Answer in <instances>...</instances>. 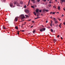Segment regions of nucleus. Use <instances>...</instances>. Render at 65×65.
I'll list each match as a JSON object with an SVG mask.
<instances>
[{
	"mask_svg": "<svg viewBox=\"0 0 65 65\" xmlns=\"http://www.w3.org/2000/svg\"><path fill=\"white\" fill-rule=\"evenodd\" d=\"M15 29H17V30H18L19 29L18 28V26H15Z\"/></svg>",
	"mask_w": 65,
	"mask_h": 65,
	"instance_id": "11",
	"label": "nucleus"
},
{
	"mask_svg": "<svg viewBox=\"0 0 65 65\" xmlns=\"http://www.w3.org/2000/svg\"><path fill=\"white\" fill-rule=\"evenodd\" d=\"M35 20H36V19H37V17L36 18H35Z\"/></svg>",
	"mask_w": 65,
	"mask_h": 65,
	"instance_id": "45",
	"label": "nucleus"
},
{
	"mask_svg": "<svg viewBox=\"0 0 65 65\" xmlns=\"http://www.w3.org/2000/svg\"><path fill=\"white\" fill-rule=\"evenodd\" d=\"M24 8H26V7H27V6H26V5H25L24 6Z\"/></svg>",
	"mask_w": 65,
	"mask_h": 65,
	"instance_id": "25",
	"label": "nucleus"
},
{
	"mask_svg": "<svg viewBox=\"0 0 65 65\" xmlns=\"http://www.w3.org/2000/svg\"><path fill=\"white\" fill-rule=\"evenodd\" d=\"M57 13H59V12H57Z\"/></svg>",
	"mask_w": 65,
	"mask_h": 65,
	"instance_id": "54",
	"label": "nucleus"
},
{
	"mask_svg": "<svg viewBox=\"0 0 65 65\" xmlns=\"http://www.w3.org/2000/svg\"><path fill=\"white\" fill-rule=\"evenodd\" d=\"M58 21H55V24H58Z\"/></svg>",
	"mask_w": 65,
	"mask_h": 65,
	"instance_id": "10",
	"label": "nucleus"
},
{
	"mask_svg": "<svg viewBox=\"0 0 65 65\" xmlns=\"http://www.w3.org/2000/svg\"><path fill=\"white\" fill-rule=\"evenodd\" d=\"M20 3H21V4H23V2L22 1H21L20 2Z\"/></svg>",
	"mask_w": 65,
	"mask_h": 65,
	"instance_id": "19",
	"label": "nucleus"
},
{
	"mask_svg": "<svg viewBox=\"0 0 65 65\" xmlns=\"http://www.w3.org/2000/svg\"><path fill=\"white\" fill-rule=\"evenodd\" d=\"M37 18V19H39V18H40V17H38Z\"/></svg>",
	"mask_w": 65,
	"mask_h": 65,
	"instance_id": "39",
	"label": "nucleus"
},
{
	"mask_svg": "<svg viewBox=\"0 0 65 65\" xmlns=\"http://www.w3.org/2000/svg\"><path fill=\"white\" fill-rule=\"evenodd\" d=\"M29 2H30V0H29Z\"/></svg>",
	"mask_w": 65,
	"mask_h": 65,
	"instance_id": "62",
	"label": "nucleus"
},
{
	"mask_svg": "<svg viewBox=\"0 0 65 65\" xmlns=\"http://www.w3.org/2000/svg\"><path fill=\"white\" fill-rule=\"evenodd\" d=\"M61 39H63V38L61 37Z\"/></svg>",
	"mask_w": 65,
	"mask_h": 65,
	"instance_id": "51",
	"label": "nucleus"
},
{
	"mask_svg": "<svg viewBox=\"0 0 65 65\" xmlns=\"http://www.w3.org/2000/svg\"><path fill=\"white\" fill-rule=\"evenodd\" d=\"M63 25H65V22H63Z\"/></svg>",
	"mask_w": 65,
	"mask_h": 65,
	"instance_id": "38",
	"label": "nucleus"
},
{
	"mask_svg": "<svg viewBox=\"0 0 65 65\" xmlns=\"http://www.w3.org/2000/svg\"><path fill=\"white\" fill-rule=\"evenodd\" d=\"M55 1H56V2H57V0H55Z\"/></svg>",
	"mask_w": 65,
	"mask_h": 65,
	"instance_id": "56",
	"label": "nucleus"
},
{
	"mask_svg": "<svg viewBox=\"0 0 65 65\" xmlns=\"http://www.w3.org/2000/svg\"><path fill=\"white\" fill-rule=\"evenodd\" d=\"M48 22V21H47V20L46 21V23H47V22Z\"/></svg>",
	"mask_w": 65,
	"mask_h": 65,
	"instance_id": "49",
	"label": "nucleus"
},
{
	"mask_svg": "<svg viewBox=\"0 0 65 65\" xmlns=\"http://www.w3.org/2000/svg\"><path fill=\"white\" fill-rule=\"evenodd\" d=\"M30 1L28 2V5H29V3H30Z\"/></svg>",
	"mask_w": 65,
	"mask_h": 65,
	"instance_id": "41",
	"label": "nucleus"
},
{
	"mask_svg": "<svg viewBox=\"0 0 65 65\" xmlns=\"http://www.w3.org/2000/svg\"><path fill=\"white\" fill-rule=\"evenodd\" d=\"M19 32L20 31L19 30L17 31V34L18 35H19V34H20V33H19Z\"/></svg>",
	"mask_w": 65,
	"mask_h": 65,
	"instance_id": "15",
	"label": "nucleus"
},
{
	"mask_svg": "<svg viewBox=\"0 0 65 65\" xmlns=\"http://www.w3.org/2000/svg\"><path fill=\"white\" fill-rule=\"evenodd\" d=\"M53 13L52 12H50V14H53Z\"/></svg>",
	"mask_w": 65,
	"mask_h": 65,
	"instance_id": "33",
	"label": "nucleus"
},
{
	"mask_svg": "<svg viewBox=\"0 0 65 65\" xmlns=\"http://www.w3.org/2000/svg\"><path fill=\"white\" fill-rule=\"evenodd\" d=\"M50 25L51 27H52V23H51V24Z\"/></svg>",
	"mask_w": 65,
	"mask_h": 65,
	"instance_id": "28",
	"label": "nucleus"
},
{
	"mask_svg": "<svg viewBox=\"0 0 65 65\" xmlns=\"http://www.w3.org/2000/svg\"><path fill=\"white\" fill-rule=\"evenodd\" d=\"M25 17H26V18H28L29 17L28 16V15H25Z\"/></svg>",
	"mask_w": 65,
	"mask_h": 65,
	"instance_id": "17",
	"label": "nucleus"
},
{
	"mask_svg": "<svg viewBox=\"0 0 65 65\" xmlns=\"http://www.w3.org/2000/svg\"><path fill=\"white\" fill-rule=\"evenodd\" d=\"M52 23H53V21H51V23H52Z\"/></svg>",
	"mask_w": 65,
	"mask_h": 65,
	"instance_id": "55",
	"label": "nucleus"
},
{
	"mask_svg": "<svg viewBox=\"0 0 65 65\" xmlns=\"http://www.w3.org/2000/svg\"><path fill=\"white\" fill-rule=\"evenodd\" d=\"M31 21V19H30V20H28V21Z\"/></svg>",
	"mask_w": 65,
	"mask_h": 65,
	"instance_id": "42",
	"label": "nucleus"
},
{
	"mask_svg": "<svg viewBox=\"0 0 65 65\" xmlns=\"http://www.w3.org/2000/svg\"><path fill=\"white\" fill-rule=\"evenodd\" d=\"M45 11H47V12H48V10H45Z\"/></svg>",
	"mask_w": 65,
	"mask_h": 65,
	"instance_id": "37",
	"label": "nucleus"
},
{
	"mask_svg": "<svg viewBox=\"0 0 65 65\" xmlns=\"http://www.w3.org/2000/svg\"><path fill=\"white\" fill-rule=\"evenodd\" d=\"M33 26H31L30 27V28H33Z\"/></svg>",
	"mask_w": 65,
	"mask_h": 65,
	"instance_id": "43",
	"label": "nucleus"
},
{
	"mask_svg": "<svg viewBox=\"0 0 65 65\" xmlns=\"http://www.w3.org/2000/svg\"><path fill=\"white\" fill-rule=\"evenodd\" d=\"M41 11H42L41 10H39V12H41Z\"/></svg>",
	"mask_w": 65,
	"mask_h": 65,
	"instance_id": "26",
	"label": "nucleus"
},
{
	"mask_svg": "<svg viewBox=\"0 0 65 65\" xmlns=\"http://www.w3.org/2000/svg\"><path fill=\"white\" fill-rule=\"evenodd\" d=\"M61 24H60L59 25V27L60 28H61Z\"/></svg>",
	"mask_w": 65,
	"mask_h": 65,
	"instance_id": "21",
	"label": "nucleus"
},
{
	"mask_svg": "<svg viewBox=\"0 0 65 65\" xmlns=\"http://www.w3.org/2000/svg\"><path fill=\"white\" fill-rule=\"evenodd\" d=\"M51 31L52 32H53V30L52 29H51Z\"/></svg>",
	"mask_w": 65,
	"mask_h": 65,
	"instance_id": "20",
	"label": "nucleus"
},
{
	"mask_svg": "<svg viewBox=\"0 0 65 65\" xmlns=\"http://www.w3.org/2000/svg\"><path fill=\"white\" fill-rule=\"evenodd\" d=\"M17 6H20L19 3H17Z\"/></svg>",
	"mask_w": 65,
	"mask_h": 65,
	"instance_id": "7",
	"label": "nucleus"
},
{
	"mask_svg": "<svg viewBox=\"0 0 65 65\" xmlns=\"http://www.w3.org/2000/svg\"><path fill=\"white\" fill-rule=\"evenodd\" d=\"M3 28L4 29H5H5H6V27H5V26H3Z\"/></svg>",
	"mask_w": 65,
	"mask_h": 65,
	"instance_id": "9",
	"label": "nucleus"
},
{
	"mask_svg": "<svg viewBox=\"0 0 65 65\" xmlns=\"http://www.w3.org/2000/svg\"><path fill=\"white\" fill-rule=\"evenodd\" d=\"M63 2H65V0H60V3L62 4V3Z\"/></svg>",
	"mask_w": 65,
	"mask_h": 65,
	"instance_id": "5",
	"label": "nucleus"
},
{
	"mask_svg": "<svg viewBox=\"0 0 65 65\" xmlns=\"http://www.w3.org/2000/svg\"><path fill=\"white\" fill-rule=\"evenodd\" d=\"M59 35H58V36H57V37H59Z\"/></svg>",
	"mask_w": 65,
	"mask_h": 65,
	"instance_id": "44",
	"label": "nucleus"
},
{
	"mask_svg": "<svg viewBox=\"0 0 65 65\" xmlns=\"http://www.w3.org/2000/svg\"><path fill=\"white\" fill-rule=\"evenodd\" d=\"M32 3L34 4H35V3H36V2H35V1L34 2H33Z\"/></svg>",
	"mask_w": 65,
	"mask_h": 65,
	"instance_id": "34",
	"label": "nucleus"
},
{
	"mask_svg": "<svg viewBox=\"0 0 65 65\" xmlns=\"http://www.w3.org/2000/svg\"><path fill=\"white\" fill-rule=\"evenodd\" d=\"M49 3L51 4L52 3V2L51 1H50Z\"/></svg>",
	"mask_w": 65,
	"mask_h": 65,
	"instance_id": "29",
	"label": "nucleus"
},
{
	"mask_svg": "<svg viewBox=\"0 0 65 65\" xmlns=\"http://www.w3.org/2000/svg\"><path fill=\"white\" fill-rule=\"evenodd\" d=\"M58 20H59V21H61V19H60V18H58Z\"/></svg>",
	"mask_w": 65,
	"mask_h": 65,
	"instance_id": "36",
	"label": "nucleus"
},
{
	"mask_svg": "<svg viewBox=\"0 0 65 65\" xmlns=\"http://www.w3.org/2000/svg\"><path fill=\"white\" fill-rule=\"evenodd\" d=\"M54 21H55L56 20V19L55 18H53Z\"/></svg>",
	"mask_w": 65,
	"mask_h": 65,
	"instance_id": "18",
	"label": "nucleus"
},
{
	"mask_svg": "<svg viewBox=\"0 0 65 65\" xmlns=\"http://www.w3.org/2000/svg\"><path fill=\"white\" fill-rule=\"evenodd\" d=\"M58 10H60V6H58Z\"/></svg>",
	"mask_w": 65,
	"mask_h": 65,
	"instance_id": "12",
	"label": "nucleus"
},
{
	"mask_svg": "<svg viewBox=\"0 0 65 65\" xmlns=\"http://www.w3.org/2000/svg\"><path fill=\"white\" fill-rule=\"evenodd\" d=\"M48 6H49V7H51L52 5H48Z\"/></svg>",
	"mask_w": 65,
	"mask_h": 65,
	"instance_id": "22",
	"label": "nucleus"
},
{
	"mask_svg": "<svg viewBox=\"0 0 65 65\" xmlns=\"http://www.w3.org/2000/svg\"><path fill=\"white\" fill-rule=\"evenodd\" d=\"M54 40L55 41H57V40H56V39H54Z\"/></svg>",
	"mask_w": 65,
	"mask_h": 65,
	"instance_id": "31",
	"label": "nucleus"
},
{
	"mask_svg": "<svg viewBox=\"0 0 65 65\" xmlns=\"http://www.w3.org/2000/svg\"><path fill=\"white\" fill-rule=\"evenodd\" d=\"M10 7H12V6H13V5H12V4H10Z\"/></svg>",
	"mask_w": 65,
	"mask_h": 65,
	"instance_id": "8",
	"label": "nucleus"
},
{
	"mask_svg": "<svg viewBox=\"0 0 65 65\" xmlns=\"http://www.w3.org/2000/svg\"><path fill=\"white\" fill-rule=\"evenodd\" d=\"M34 15H36V14L35 12H34Z\"/></svg>",
	"mask_w": 65,
	"mask_h": 65,
	"instance_id": "13",
	"label": "nucleus"
},
{
	"mask_svg": "<svg viewBox=\"0 0 65 65\" xmlns=\"http://www.w3.org/2000/svg\"><path fill=\"white\" fill-rule=\"evenodd\" d=\"M14 4H17V2H14Z\"/></svg>",
	"mask_w": 65,
	"mask_h": 65,
	"instance_id": "14",
	"label": "nucleus"
},
{
	"mask_svg": "<svg viewBox=\"0 0 65 65\" xmlns=\"http://www.w3.org/2000/svg\"><path fill=\"white\" fill-rule=\"evenodd\" d=\"M24 12L26 13L27 14H28V15H30V13H29V10L27 9H25L24 10Z\"/></svg>",
	"mask_w": 65,
	"mask_h": 65,
	"instance_id": "1",
	"label": "nucleus"
},
{
	"mask_svg": "<svg viewBox=\"0 0 65 65\" xmlns=\"http://www.w3.org/2000/svg\"><path fill=\"white\" fill-rule=\"evenodd\" d=\"M48 28H51V27H50V26H48Z\"/></svg>",
	"mask_w": 65,
	"mask_h": 65,
	"instance_id": "46",
	"label": "nucleus"
},
{
	"mask_svg": "<svg viewBox=\"0 0 65 65\" xmlns=\"http://www.w3.org/2000/svg\"><path fill=\"white\" fill-rule=\"evenodd\" d=\"M43 1H44V2H45L46 1V0H42Z\"/></svg>",
	"mask_w": 65,
	"mask_h": 65,
	"instance_id": "35",
	"label": "nucleus"
},
{
	"mask_svg": "<svg viewBox=\"0 0 65 65\" xmlns=\"http://www.w3.org/2000/svg\"><path fill=\"white\" fill-rule=\"evenodd\" d=\"M39 16V15L38 14H37V17H38Z\"/></svg>",
	"mask_w": 65,
	"mask_h": 65,
	"instance_id": "50",
	"label": "nucleus"
},
{
	"mask_svg": "<svg viewBox=\"0 0 65 65\" xmlns=\"http://www.w3.org/2000/svg\"><path fill=\"white\" fill-rule=\"evenodd\" d=\"M32 23H34V21H32Z\"/></svg>",
	"mask_w": 65,
	"mask_h": 65,
	"instance_id": "52",
	"label": "nucleus"
},
{
	"mask_svg": "<svg viewBox=\"0 0 65 65\" xmlns=\"http://www.w3.org/2000/svg\"><path fill=\"white\" fill-rule=\"evenodd\" d=\"M35 1V0H31V1L32 2V3Z\"/></svg>",
	"mask_w": 65,
	"mask_h": 65,
	"instance_id": "27",
	"label": "nucleus"
},
{
	"mask_svg": "<svg viewBox=\"0 0 65 65\" xmlns=\"http://www.w3.org/2000/svg\"><path fill=\"white\" fill-rule=\"evenodd\" d=\"M54 8H56V6H53Z\"/></svg>",
	"mask_w": 65,
	"mask_h": 65,
	"instance_id": "23",
	"label": "nucleus"
},
{
	"mask_svg": "<svg viewBox=\"0 0 65 65\" xmlns=\"http://www.w3.org/2000/svg\"><path fill=\"white\" fill-rule=\"evenodd\" d=\"M36 32L35 30H34L33 31V33H35V32Z\"/></svg>",
	"mask_w": 65,
	"mask_h": 65,
	"instance_id": "16",
	"label": "nucleus"
},
{
	"mask_svg": "<svg viewBox=\"0 0 65 65\" xmlns=\"http://www.w3.org/2000/svg\"><path fill=\"white\" fill-rule=\"evenodd\" d=\"M24 20H22V21H24Z\"/></svg>",
	"mask_w": 65,
	"mask_h": 65,
	"instance_id": "61",
	"label": "nucleus"
},
{
	"mask_svg": "<svg viewBox=\"0 0 65 65\" xmlns=\"http://www.w3.org/2000/svg\"><path fill=\"white\" fill-rule=\"evenodd\" d=\"M51 19H53V18H52V16L51 17Z\"/></svg>",
	"mask_w": 65,
	"mask_h": 65,
	"instance_id": "53",
	"label": "nucleus"
},
{
	"mask_svg": "<svg viewBox=\"0 0 65 65\" xmlns=\"http://www.w3.org/2000/svg\"><path fill=\"white\" fill-rule=\"evenodd\" d=\"M49 0H47V1H49Z\"/></svg>",
	"mask_w": 65,
	"mask_h": 65,
	"instance_id": "64",
	"label": "nucleus"
},
{
	"mask_svg": "<svg viewBox=\"0 0 65 65\" xmlns=\"http://www.w3.org/2000/svg\"><path fill=\"white\" fill-rule=\"evenodd\" d=\"M31 7L32 8H34V7L33 6H31Z\"/></svg>",
	"mask_w": 65,
	"mask_h": 65,
	"instance_id": "24",
	"label": "nucleus"
},
{
	"mask_svg": "<svg viewBox=\"0 0 65 65\" xmlns=\"http://www.w3.org/2000/svg\"><path fill=\"white\" fill-rule=\"evenodd\" d=\"M55 13H56V12H53L52 13V14H55Z\"/></svg>",
	"mask_w": 65,
	"mask_h": 65,
	"instance_id": "30",
	"label": "nucleus"
},
{
	"mask_svg": "<svg viewBox=\"0 0 65 65\" xmlns=\"http://www.w3.org/2000/svg\"><path fill=\"white\" fill-rule=\"evenodd\" d=\"M22 32H25V30H22L21 31Z\"/></svg>",
	"mask_w": 65,
	"mask_h": 65,
	"instance_id": "40",
	"label": "nucleus"
},
{
	"mask_svg": "<svg viewBox=\"0 0 65 65\" xmlns=\"http://www.w3.org/2000/svg\"><path fill=\"white\" fill-rule=\"evenodd\" d=\"M58 26V25H56V27H57V26Z\"/></svg>",
	"mask_w": 65,
	"mask_h": 65,
	"instance_id": "57",
	"label": "nucleus"
},
{
	"mask_svg": "<svg viewBox=\"0 0 65 65\" xmlns=\"http://www.w3.org/2000/svg\"><path fill=\"white\" fill-rule=\"evenodd\" d=\"M63 10H64V11H65V8H63Z\"/></svg>",
	"mask_w": 65,
	"mask_h": 65,
	"instance_id": "48",
	"label": "nucleus"
},
{
	"mask_svg": "<svg viewBox=\"0 0 65 65\" xmlns=\"http://www.w3.org/2000/svg\"><path fill=\"white\" fill-rule=\"evenodd\" d=\"M23 25H24V24H22V26H23Z\"/></svg>",
	"mask_w": 65,
	"mask_h": 65,
	"instance_id": "59",
	"label": "nucleus"
},
{
	"mask_svg": "<svg viewBox=\"0 0 65 65\" xmlns=\"http://www.w3.org/2000/svg\"><path fill=\"white\" fill-rule=\"evenodd\" d=\"M45 30V28H42V29H40V32H42L43 31H44Z\"/></svg>",
	"mask_w": 65,
	"mask_h": 65,
	"instance_id": "3",
	"label": "nucleus"
},
{
	"mask_svg": "<svg viewBox=\"0 0 65 65\" xmlns=\"http://www.w3.org/2000/svg\"><path fill=\"white\" fill-rule=\"evenodd\" d=\"M18 18L17 17H16L15 18V20H14V21H15L16 22H17L18 21Z\"/></svg>",
	"mask_w": 65,
	"mask_h": 65,
	"instance_id": "6",
	"label": "nucleus"
},
{
	"mask_svg": "<svg viewBox=\"0 0 65 65\" xmlns=\"http://www.w3.org/2000/svg\"><path fill=\"white\" fill-rule=\"evenodd\" d=\"M37 2H40V0H37Z\"/></svg>",
	"mask_w": 65,
	"mask_h": 65,
	"instance_id": "32",
	"label": "nucleus"
},
{
	"mask_svg": "<svg viewBox=\"0 0 65 65\" xmlns=\"http://www.w3.org/2000/svg\"><path fill=\"white\" fill-rule=\"evenodd\" d=\"M64 16V15L63 14H62V16H61V17H63Z\"/></svg>",
	"mask_w": 65,
	"mask_h": 65,
	"instance_id": "47",
	"label": "nucleus"
},
{
	"mask_svg": "<svg viewBox=\"0 0 65 65\" xmlns=\"http://www.w3.org/2000/svg\"><path fill=\"white\" fill-rule=\"evenodd\" d=\"M36 12L37 14H39V10L38 9H37L36 10Z\"/></svg>",
	"mask_w": 65,
	"mask_h": 65,
	"instance_id": "4",
	"label": "nucleus"
},
{
	"mask_svg": "<svg viewBox=\"0 0 65 65\" xmlns=\"http://www.w3.org/2000/svg\"><path fill=\"white\" fill-rule=\"evenodd\" d=\"M26 22H25L24 24H26Z\"/></svg>",
	"mask_w": 65,
	"mask_h": 65,
	"instance_id": "60",
	"label": "nucleus"
},
{
	"mask_svg": "<svg viewBox=\"0 0 65 65\" xmlns=\"http://www.w3.org/2000/svg\"><path fill=\"white\" fill-rule=\"evenodd\" d=\"M20 17L21 18V19H24L25 18V16H24V15L23 14L21 15H20Z\"/></svg>",
	"mask_w": 65,
	"mask_h": 65,
	"instance_id": "2",
	"label": "nucleus"
},
{
	"mask_svg": "<svg viewBox=\"0 0 65 65\" xmlns=\"http://www.w3.org/2000/svg\"><path fill=\"white\" fill-rule=\"evenodd\" d=\"M41 15H43V14H41Z\"/></svg>",
	"mask_w": 65,
	"mask_h": 65,
	"instance_id": "58",
	"label": "nucleus"
},
{
	"mask_svg": "<svg viewBox=\"0 0 65 65\" xmlns=\"http://www.w3.org/2000/svg\"><path fill=\"white\" fill-rule=\"evenodd\" d=\"M23 20H22V21H21V22H23Z\"/></svg>",
	"mask_w": 65,
	"mask_h": 65,
	"instance_id": "63",
	"label": "nucleus"
}]
</instances>
